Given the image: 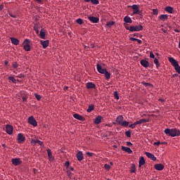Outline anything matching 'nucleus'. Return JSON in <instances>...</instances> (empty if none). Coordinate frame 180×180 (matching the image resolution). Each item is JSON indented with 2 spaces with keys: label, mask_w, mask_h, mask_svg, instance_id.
Returning a JSON list of instances; mask_svg holds the SVG:
<instances>
[{
  "label": "nucleus",
  "mask_w": 180,
  "mask_h": 180,
  "mask_svg": "<svg viewBox=\"0 0 180 180\" xmlns=\"http://www.w3.org/2000/svg\"><path fill=\"white\" fill-rule=\"evenodd\" d=\"M88 19L90 22H92V23H98V22H99V18L96 17L89 16Z\"/></svg>",
  "instance_id": "ddd939ff"
},
{
  "label": "nucleus",
  "mask_w": 180,
  "mask_h": 180,
  "mask_svg": "<svg viewBox=\"0 0 180 180\" xmlns=\"http://www.w3.org/2000/svg\"><path fill=\"white\" fill-rule=\"evenodd\" d=\"M35 1H37V2H39V3L40 4V3H41V1H42L43 0H35Z\"/></svg>",
  "instance_id": "338daca9"
},
{
  "label": "nucleus",
  "mask_w": 180,
  "mask_h": 180,
  "mask_svg": "<svg viewBox=\"0 0 180 180\" xmlns=\"http://www.w3.org/2000/svg\"><path fill=\"white\" fill-rule=\"evenodd\" d=\"M120 126H122L124 127H127V126H129V122L122 121V122L121 123V124Z\"/></svg>",
  "instance_id": "473e14b6"
},
{
  "label": "nucleus",
  "mask_w": 180,
  "mask_h": 180,
  "mask_svg": "<svg viewBox=\"0 0 180 180\" xmlns=\"http://www.w3.org/2000/svg\"><path fill=\"white\" fill-rule=\"evenodd\" d=\"M67 174H68V176H72V173H71V172L70 170L67 171Z\"/></svg>",
  "instance_id": "3c124183"
},
{
  "label": "nucleus",
  "mask_w": 180,
  "mask_h": 180,
  "mask_svg": "<svg viewBox=\"0 0 180 180\" xmlns=\"http://www.w3.org/2000/svg\"><path fill=\"white\" fill-rule=\"evenodd\" d=\"M124 21L125 22V23H133V20L129 16H125L124 18Z\"/></svg>",
  "instance_id": "bb28decb"
},
{
  "label": "nucleus",
  "mask_w": 180,
  "mask_h": 180,
  "mask_svg": "<svg viewBox=\"0 0 180 180\" xmlns=\"http://www.w3.org/2000/svg\"><path fill=\"white\" fill-rule=\"evenodd\" d=\"M91 4H93V5H98L99 4V1L98 0H91Z\"/></svg>",
  "instance_id": "4c0bfd02"
},
{
  "label": "nucleus",
  "mask_w": 180,
  "mask_h": 180,
  "mask_svg": "<svg viewBox=\"0 0 180 180\" xmlns=\"http://www.w3.org/2000/svg\"><path fill=\"white\" fill-rule=\"evenodd\" d=\"M131 8L134 10L133 15H140V8H139V6L134 4Z\"/></svg>",
  "instance_id": "423d86ee"
},
{
  "label": "nucleus",
  "mask_w": 180,
  "mask_h": 180,
  "mask_svg": "<svg viewBox=\"0 0 180 180\" xmlns=\"http://www.w3.org/2000/svg\"><path fill=\"white\" fill-rule=\"evenodd\" d=\"M160 144H161V142H160V141H157V142H155L153 143V146H160Z\"/></svg>",
  "instance_id": "864d4df0"
},
{
  "label": "nucleus",
  "mask_w": 180,
  "mask_h": 180,
  "mask_svg": "<svg viewBox=\"0 0 180 180\" xmlns=\"http://www.w3.org/2000/svg\"><path fill=\"white\" fill-rule=\"evenodd\" d=\"M129 127H130V129H135L136 128V124L134 123V124H129Z\"/></svg>",
  "instance_id": "09e8293b"
},
{
  "label": "nucleus",
  "mask_w": 180,
  "mask_h": 180,
  "mask_svg": "<svg viewBox=\"0 0 180 180\" xmlns=\"http://www.w3.org/2000/svg\"><path fill=\"white\" fill-rule=\"evenodd\" d=\"M130 40H131V41H137V39L134 37H131Z\"/></svg>",
  "instance_id": "4d7b16f0"
},
{
  "label": "nucleus",
  "mask_w": 180,
  "mask_h": 180,
  "mask_svg": "<svg viewBox=\"0 0 180 180\" xmlns=\"http://www.w3.org/2000/svg\"><path fill=\"white\" fill-rule=\"evenodd\" d=\"M68 171H74V167H69V169Z\"/></svg>",
  "instance_id": "e2e57ef3"
},
{
  "label": "nucleus",
  "mask_w": 180,
  "mask_h": 180,
  "mask_svg": "<svg viewBox=\"0 0 180 180\" xmlns=\"http://www.w3.org/2000/svg\"><path fill=\"white\" fill-rule=\"evenodd\" d=\"M76 157L79 161H82V160H84V154L82 153V151H79L76 154Z\"/></svg>",
  "instance_id": "2eb2a0df"
},
{
  "label": "nucleus",
  "mask_w": 180,
  "mask_h": 180,
  "mask_svg": "<svg viewBox=\"0 0 180 180\" xmlns=\"http://www.w3.org/2000/svg\"><path fill=\"white\" fill-rule=\"evenodd\" d=\"M127 137H131V131L128 130L125 132Z\"/></svg>",
  "instance_id": "e433bc0d"
},
{
  "label": "nucleus",
  "mask_w": 180,
  "mask_h": 180,
  "mask_svg": "<svg viewBox=\"0 0 180 180\" xmlns=\"http://www.w3.org/2000/svg\"><path fill=\"white\" fill-rule=\"evenodd\" d=\"M4 64H5L6 65H8V60H5V61H4Z\"/></svg>",
  "instance_id": "69168bd1"
},
{
  "label": "nucleus",
  "mask_w": 180,
  "mask_h": 180,
  "mask_svg": "<svg viewBox=\"0 0 180 180\" xmlns=\"http://www.w3.org/2000/svg\"><path fill=\"white\" fill-rule=\"evenodd\" d=\"M6 132L7 134H12V133H13V127L11 124L6 125Z\"/></svg>",
  "instance_id": "0eeeda50"
},
{
  "label": "nucleus",
  "mask_w": 180,
  "mask_h": 180,
  "mask_svg": "<svg viewBox=\"0 0 180 180\" xmlns=\"http://www.w3.org/2000/svg\"><path fill=\"white\" fill-rule=\"evenodd\" d=\"M134 123L136 126H137V124H141V122L140 121V120L139 121L135 122Z\"/></svg>",
  "instance_id": "5fc2aeb1"
},
{
  "label": "nucleus",
  "mask_w": 180,
  "mask_h": 180,
  "mask_svg": "<svg viewBox=\"0 0 180 180\" xmlns=\"http://www.w3.org/2000/svg\"><path fill=\"white\" fill-rule=\"evenodd\" d=\"M165 11L168 13H174V8L171 6H167L165 8Z\"/></svg>",
  "instance_id": "a878e982"
},
{
  "label": "nucleus",
  "mask_w": 180,
  "mask_h": 180,
  "mask_svg": "<svg viewBox=\"0 0 180 180\" xmlns=\"http://www.w3.org/2000/svg\"><path fill=\"white\" fill-rule=\"evenodd\" d=\"M94 109H95V107H94V105H89L86 112H88V113H91V111L94 110Z\"/></svg>",
  "instance_id": "f704fd0d"
},
{
  "label": "nucleus",
  "mask_w": 180,
  "mask_h": 180,
  "mask_svg": "<svg viewBox=\"0 0 180 180\" xmlns=\"http://www.w3.org/2000/svg\"><path fill=\"white\" fill-rule=\"evenodd\" d=\"M113 25H115V22L113 21H108V22H107L105 27H112V26H113Z\"/></svg>",
  "instance_id": "c756f323"
},
{
  "label": "nucleus",
  "mask_w": 180,
  "mask_h": 180,
  "mask_svg": "<svg viewBox=\"0 0 180 180\" xmlns=\"http://www.w3.org/2000/svg\"><path fill=\"white\" fill-rule=\"evenodd\" d=\"M34 96L37 101H40V99H41V96L37 94V93L34 94Z\"/></svg>",
  "instance_id": "ea45409f"
},
{
  "label": "nucleus",
  "mask_w": 180,
  "mask_h": 180,
  "mask_svg": "<svg viewBox=\"0 0 180 180\" xmlns=\"http://www.w3.org/2000/svg\"><path fill=\"white\" fill-rule=\"evenodd\" d=\"M141 65L144 67L145 68H147L148 65H150V63L147 61L146 60H141Z\"/></svg>",
  "instance_id": "a211bd4d"
},
{
  "label": "nucleus",
  "mask_w": 180,
  "mask_h": 180,
  "mask_svg": "<svg viewBox=\"0 0 180 180\" xmlns=\"http://www.w3.org/2000/svg\"><path fill=\"white\" fill-rule=\"evenodd\" d=\"M39 36L41 39H46V32H44V29H41L40 32H39Z\"/></svg>",
  "instance_id": "c85d7f7f"
},
{
  "label": "nucleus",
  "mask_w": 180,
  "mask_h": 180,
  "mask_svg": "<svg viewBox=\"0 0 180 180\" xmlns=\"http://www.w3.org/2000/svg\"><path fill=\"white\" fill-rule=\"evenodd\" d=\"M164 131L167 136H170V137H176L180 135V131L175 128L174 129L167 128L165 129Z\"/></svg>",
  "instance_id": "f257e3e1"
},
{
  "label": "nucleus",
  "mask_w": 180,
  "mask_h": 180,
  "mask_svg": "<svg viewBox=\"0 0 180 180\" xmlns=\"http://www.w3.org/2000/svg\"><path fill=\"white\" fill-rule=\"evenodd\" d=\"M136 41L139 43V44H141L142 41L141 39H137Z\"/></svg>",
  "instance_id": "052dcab7"
},
{
  "label": "nucleus",
  "mask_w": 180,
  "mask_h": 180,
  "mask_svg": "<svg viewBox=\"0 0 180 180\" xmlns=\"http://www.w3.org/2000/svg\"><path fill=\"white\" fill-rule=\"evenodd\" d=\"M145 154L148 157V158H150L153 161H157V158H155V156H154V155L153 153L146 152Z\"/></svg>",
  "instance_id": "9d476101"
},
{
  "label": "nucleus",
  "mask_w": 180,
  "mask_h": 180,
  "mask_svg": "<svg viewBox=\"0 0 180 180\" xmlns=\"http://www.w3.org/2000/svg\"><path fill=\"white\" fill-rule=\"evenodd\" d=\"M141 124V123H147L148 122H150V120H147V119H141L140 120Z\"/></svg>",
  "instance_id": "37998d69"
},
{
  "label": "nucleus",
  "mask_w": 180,
  "mask_h": 180,
  "mask_svg": "<svg viewBox=\"0 0 180 180\" xmlns=\"http://www.w3.org/2000/svg\"><path fill=\"white\" fill-rule=\"evenodd\" d=\"M149 57L150 58H155V56H154V53L153 52L150 53Z\"/></svg>",
  "instance_id": "8fccbe9b"
},
{
  "label": "nucleus",
  "mask_w": 180,
  "mask_h": 180,
  "mask_svg": "<svg viewBox=\"0 0 180 180\" xmlns=\"http://www.w3.org/2000/svg\"><path fill=\"white\" fill-rule=\"evenodd\" d=\"M127 30H129V32H140V30H143V27L141 25L131 26L127 27Z\"/></svg>",
  "instance_id": "7ed1b4c3"
},
{
  "label": "nucleus",
  "mask_w": 180,
  "mask_h": 180,
  "mask_svg": "<svg viewBox=\"0 0 180 180\" xmlns=\"http://www.w3.org/2000/svg\"><path fill=\"white\" fill-rule=\"evenodd\" d=\"M10 39L11 41V43L14 44V46H18L19 44V39L15 37H11Z\"/></svg>",
  "instance_id": "aec40b11"
},
{
  "label": "nucleus",
  "mask_w": 180,
  "mask_h": 180,
  "mask_svg": "<svg viewBox=\"0 0 180 180\" xmlns=\"http://www.w3.org/2000/svg\"><path fill=\"white\" fill-rule=\"evenodd\" d=\"M154 63L155 64L157 68L160 67V61H158V59H157V58H154Z\"/></svg>",
  "instance_id": "72a5a7b5"
},
{
  "label": "nucleus",
  "mask_w": 180,
  "mask_h": 180,
  "mask_svg": "<svg viewBox=\"0 0 180 180\" xmlns=\"http://www.w3.org/2000/svg\"><path fill=\"white\" fill-rule=\"evenodd\" d=\"M130 172L131 174H134V172H136V165H131V168H130Z\"/></svg>",
  "instance_id": "2f4dec72"
},
{
  "label": "nucleus",
  "mask_w": 180,
  "mask_h": 180,
  "mask_svg": "<svg viewBox=\"0 0 180 180\" xmlns=\"http://www.w3.org/2000/svg\"><path fill=\"white\" fill-rule=\"evenodd\" d=\"M23 49L25 51H30V41L26 39L23 41Z\"/></svg>",
  "instance_id": "20e7f679"
},
{
  "label": "nucleus",
  "mask_w": 180,
  "mask_h": 180,
  "mask_svg": "<svg viewBox=\"0 0 180 180\" xmlns=\"http://www.w3.org/2000/svg\"><path fill=\"white\" fill-rule=\"evenodd\" d=\"M76 23H77L78 25H82V23H84V20H82V19L81 18H78L76 20Z\"/></svg>",
  "instance_id": "c9c22d12"
},
{
  "label": "nucleus",
  "mask_w": 180,
  "mask_h": 180,
  "mask_svg": "<svg viewBox=\"0 0 180 180\" xmlns=\"http://www.w3.org/2000/svg\"><path fill=\"white\" fill-rule=\"evenodd\" d=\"M31 144H32V146H35L36 144H39V146H43V142L41 141L36 140V139H32Z\"/></svg>",
  "instance_id": "4468645a"
},
{
  "label": "nucleus",
  "mask_w": 180,
  "mask_h": 180,
  "mask_svg": "<svg viewBox=\"0 0 180 180\" xmlns=\"http://www.w3.org/2000/svg\"><path fill=\"white\" fill-rule=\"evenodd\" d=\"M34 30L36 32L37 34H39V28L37 27L34 26Z\"/></svg>",
  "instance_id": "de8ad7c7"
},
{
  "label": "nucleus",
  "mask_w": 180,
  "mask_h": 180,
  "mask_svg": "<svg viewBox=\"0 0 180 180\" xmlns=\"http://www.w3.org/2000/svg\"><path fill=\"white\" fill-rule=\"evenodd\" d=\"M4 9V5L0 6V10L2 11Z\"/></svg>",
  "instance_id": "0e129e2a"
},
{
  "label": "nucleus",
  "mask_w": 180,
  "mask_h": 180,
  "mask_svg": "<svg viewBox=\"0 0 180 180\" xmlns=\"http://www.w3.org/2000/svg\"><path fill=\"white\" fill-rule=\"evenodd\" d=\"M127 146H132V143L131 142L127 141Z\"/></svg>",
  "instance_id": "680f3d73"
},
{
  "label": "nucleus",
  "mask_w": 180,
  "mask_h": 180,
  "mask_svg": "<svg viewBox=\"0 0 180 180\" xmlns=\"http://www.w3.org/2000/svg\"><path fill=\"white\" fill-rule=\"evenodd\" d=\"M144 164H146V160L143 157H141L139 158V167H141V165H144Z\"/></svg>",
  "instance_id": "cd10ccee"
},
{
  "label": "nucleus",
  "mask_w": 180,
  "mask_h": 180,
  "mask_svg": "<svg viewBox=\"0 0 180 180\" xmlns=\"http://www.w3.org/2000/svg\"><path fill=\"white\" fill-rule=\"evenodd\" d=\"M65 167H66L67 168H68L70 167V162H65Z\"/></svg>",
  "instance_id": "603ef678"
},
{
  "label": "nucleus",
  "mask_w": 180,
  "mask_h": 180,
  "mask_svg": "<svg viewBox=\"0 0 180 180\" xmlns=\"http://www.w3.org/2000/svg\"><path fill=\"white\" fill-rule=\"evenodd\" d=\"M11 162L13 165H15L16 167L22 164V160H20V158H13L12 159Z\"/></svg>",
  "instance_id": "6e6552de"
},
{
  "label": "nucleus",
  "mask_w": 180,
  "mask_h": 180,
  "mask_svg": "<svg viewBox=\"0 0 180 180\" xmlns=\"http://www.w3.org/2000/svg\"><path fill=\"white\" fill-rule=\"evenodd\" d=\"M168 60L169 63H171L172 65L174 67L175 71H176L178 74H180V66L179 64L178 63V61L174 59V58H168Z\"/></svg>",
  "instance_id": "f03ea898"
},
{
  "label": "nucleus",
  "mask_w": 180,
  "mask_h": 180,
  "mask_svg": "<svg viewBox=\"0 0 180 180\" xmlns=\"http://www.w3.org/2000/svg\"><path fill=\"white\" fill-rule=\"evenodd\" d=\"M86 155H88L89 157H94V155H95V153H93L91 152H86Z\"/></svg>",
  "instance_id": "79ce46f5"
},
{
  "label": "nucleus",
  "mask_w": 180,
  "mask_h": 180,
  "mask_svg": "<svg viewBox=\"0 0 180 180\" xmlns=\"http://www.w3.org/2000/svg\"><path fill=\"white\" fill-rule=\"evenodd\" d=\"M104 168L105 169H106L107 171H110V165H108V164H105L104 165Z\"/></svg>",
  "instance_id": "a19ab883"
},
{
  "label": "nucleus",
  "mask_w": 180,
  "mask_h": 180,
  "mask_svg": "<svg viewBox=\"0 0 180 180\" xmlns=\"http://www.w3.org/2000/svg\"><path fill=\"white\" fill-rule=\"evenodd\" d=\"M153 15H158V9L154 8L153 10Z\"/></svg>",
  "instance_id": "a18cd8bd"
},
{
  "label": "nucleus",
  "mask_w": 180,
  "mask_h": 180,
  "mask_svg": "<svg viewBox=\"0 0 180 180\" xmlns=\"http://www.w3.org/2000/svg\"><path fill=\"white\" fill-rule=\"evenodd\" d=\"M73 117L75 119H77V120H81V122H84L85 120V117H82V115H80L79 114H74Z\"/></svg>",
  "instance_id": "f8f14e48"
},
{
  "label": "nucleus",
  "mask_w": 180,
  "mask_h": 180,
  "mask_svg": "<svg viewBox=\"0 0 180 180\" xmlns=\"http://www.w3.org/2000/svg\"><path fill=\"white\" fill-rule=\"evenodd\" d=\"M154 168L157 169V171H162L164 169L165 166L162 164H156L154 166Z\"/></svg>",
  "instance_id": "dca6fc26"
},
{
  "label": "nucleus",
  "mask_w": 180,
  "mask_h": 180,
  "mask_svg": "<svg viewBox=\"0 0 180 180\" xmlns=\"http://www.w3.org/2000/svg\"><path fill=\"white\" fill-rule=\"evenodd\" d=\"M9 16H11V18H16V15H15L12 13H9Z\"/></svg>",
  "instance_id": "bf43d9fd"
},
{
  "label": "nucleus",
  "mask_w": 180,
  "mask_h": 180,
  "mask_svg": "<svg viewBox=\"0 0 180 180\" xmlns=\"http://www.w3.org/2000/svg\"><path fill=\"white\" fill-rule=\"evenodd\" d=\"M86 86L87 89H92L95 88V84H94L92 82H88V83H86Z\"/></svg>",
  "instance_id": "b1692460"
},
{
  "label": "nucleus",
  "mask_w": 180,
  "mask_h": 180,
  "mask_svg": "<svg viewBox=\"0 0 180 180\" xmlns=\"http://www.w3.org/2000/svg\"><path fill=\"white\" fill-rule=\"evenodd\" d=\"M145 86H151L150 83H143Z\"/></svg>",
  "instance_id": "6e6d98bb"
},
{
  "label": "nucleus",
  "mask_w": 180,
  "mask_h": 180,
  "mask_svg": "<svg viewBox=\"0 0 180 180\" xmlns=\"http://www.w3.org/2000/svg\"><path fill=\"white\" fill-rule=\"evenodd\" d=\"M18 67H19V64H18V63H13V68H18Z\"/></svg>",
  "instance_id": "49530a36"
},
{
  "label": "nucleus",
  "mask_w": 180,
  "mask_h": 180,
  "mask_svg": "<svg viewBox=\"0 0 180 180\" xmlns=\"http://www.w3.org/2000/svg\"><path fill=\"white\" fill-rule=\"evenodd\" d=\"M160 20H162L163 22L168 20V15L162 14L159 16Z\"/></svg>",
  "instance_id": "4be33fe9"
},
{
  "label": "nucleus",
  "mask_w": 180,
  "mask_h": 180,
  "mask_svg": "<svg viewBox=\"0 0 180 180\" xmlns=\"http://www.w3.org/2000/svg\"><path fill=\"white\" fill-rule=\"evenodd\" d=\"M28 123L32 124L34 127H37V121L34 119V117L30 116L28 117Z\"/></svg>",
  "instance_id": "39448f33"
},
{
  "label": "nucleus",
  "mask_w": 180,
  "mask_h": 180,
  "mask_svg": "<svg viewBox=\"0 0 180 180\" xmlns=\"http://www.w3.org/2000/svg\"><path fill=\"white\" fill-rule=\"evenodd\" d=\"M123 115H119L116 119L117 124L120 125L123 122Z\"/></svg>",
  "instance_id": "412c9836"
},
{
  "label": "nucleus",
  "mask_w": 180,
  "mask_h": 180,
  "mask_svg": "<svg viewBox=\"0 0 180 180\" xmlns=\"http://www.w3.org/2000/svg\"><path fill=\"white\" fill-rule=\"evenodd\" d=\"M122 151H126V153H129V154L132 153V150L130 148L126 146H122Z\"/></svg>",
  "instance_id": "393cba45"
},
{
  "label": "nucleus",
  "mask_w": 180,
  "mask_h": 180,
  "mask_svg": "<svg viewBox=\"0 0 180 180\" xmlns=\"http://www.w3.org/2000/svg\"><path fill=\"white\" fill-rule=\"evenodd\" d=\"M159 101H160V102H164V99H162V98H160Z\"/></svg>",
  "instance_id": "774afa93"
},
{
  "label": "nucleus",
  "mask_w": 180,
  "mask_h": 180,
  "mask_svg": "<svg viewBox=\"0 0 180 180\" xmlns=\"http://www.w3.org/2000/svg\"><path fill=\"white\" fill-rule=\"evenodd\" d=\"M8 79H10V81H12L13 82V84H16V79H15V77H9Z\"/></svg>",
  "instance_id": "58836bf2"
},
{
  "label": "nucleus",
  "mask_w": 180,
  "mask_h": 180,
  "mask_svg": "<svg viewBox=\"0 0 180 180\" xmlns=\"http://www.w3.org/2000/svg\"><path fill=\"white\" fill-rule=\"evenodd\" d=\"M114 96L115 98V99H117V101H119V95L117 94V91H115L114 92Z\"/></svg>",
  "instance_id": "c03bdc74"
},
{
  "label": "nucleus",
  "mask_w": 180,
  "mask_h": 180,
  "mask_svg": "<svg viewBox=\"0 0 180 180\" xmlns=\"http://www.w3.org/2000/svg\"><path fill=\"white\" fill-rule=\"evenodd\" d=\"M40 43L43 47V49H47V47H49V40H41Z\"/></svg>",
  "instance_id": "f3484780"
},
{
  "label": "nucleus",
  "mask_w": 180,
  "mask_h": 180,
  "mask_svg": "<svg viewBox=\"0 0 180 180\" xmlns=\"http://www.w3.org/2000/svg\"><path fill=\"white\" fill-rule=\"evenodd\" d=\"M97 67V71L100 73V74H103L104 72H105L107 70L105 68H102V65H101V64L98 63L96 65Z\"/></svg>",
  "instance_id": "1a4fd4ad"
},
{
  "label": "nucleus",
  "mask_w": 180,
  "mask_h": 180,
  "mask_svg": "<svg viewBox=\"0 0 180 180\" xmlns=\"http://www.w3.org/2000/svg\"><path fill=\"white\" fill-rule=\"evenodd\" d=\"M25 136H23V134H18V143H23V141H25Z\"/></svg>",
  "instance_id": "9b49d317"
},
{
  "label": "nucleus",
  "mask_w": 180,
  "mask_h": 180,
  "mask_svg": "<svg viewBox=\"0 0 180 180\" xmlns=\"http://www.w3.org/2000/svg\"><path fill=\"white\" fill-rule=\"evenodd\" d=\"M47 153H48L49 161H53V160H54V158L53 157V153H51V150L48 149Z\"/></svg>",
  "instance_id": "5701e85b"
},
{
  "label": "nucleus",
  "mask_w": 180,
  "mask_h": 180,
  "mask_svg": "<svg viewBox=\"0 0 180 180\" xmlns=\"http://www.w3.org/2000/svg\"><path fill=\"white\" fill-rule=\"evenodd\" d=\"M22 101L23 102H26V101H27V96L22 97Z\"/></svg>",
  "instance_id": "13d9d810"
},
{
  "label": "nucleus",
  "mask_w": 180,
  "mask_h": 180,
  "mask_svg": "<svg viewBox=\"0 0 180 180\" xmlns=\"http://www.w3.org/2000/svg\"><path fill=\"white\" fill-rule=\"evenodd\" d=\"M102 122V116L98 115L94 119L95 124H99V123Z\"/></svg>",
  "instance_id": "6ab92c4d"
},
{
  "label": "nucleus",
  "mask_w": 180,
  "mask_h": 180,
  "mask_svg": "<svg viewBox=\"0 0 180 180\" xmlns=\"http://www.w3.org/2000/svg\"><path fill=\"white\" fill-rule=\"evenodd\" d=\"M103 74H104L105 77L106 78V79H109L110 78V73L109 72H108V70L104 72Z\"/></svg>",
  "instance_id": "7c9ffc66"
}]
</instances>
